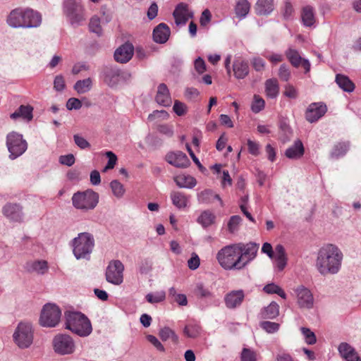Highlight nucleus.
Masks as SVG:
<instances>
[{
  "label": "nucleus",
  "mask_w": 361,
  "mask_h": 361,
  "mask_svg": "<svg viewBox=\"0 0 361 361\" xmlns=\"http://www.w3.org/2000/svg\"><path fill=\"white\" fill-rule=\"evenodd\" d=\"M173 109L178 116H180L186 114L187 106L179 100H175Z\"/></svg>",
  "instance_id": "13d9d810"
},
{
  "label": "nucleus",
  "mask_w": 361,
  "mask_h": 361,
  "mask_svg": "<svg viewBox=\"0 0 361 361\" xmlns=\"http://www.w3.org/2000/svg\"><path fill=\"white\" fill-rule=\"evenodd\" d=\"M171 199L173 204L179 209L185 208L188 206V198L183 192L173 191L171 193Z\"/></svg>",
  "instance_id": "2f4dec72"
},
{
  "label": "nucleus",
  "mask_w": 361,
  "mask_h": 361,
  "mask_svg": "<svg viewBox=\"0 0 361 361\" xmlns=\"http://www.w3.org/2000/svg\"><path fill=\"white\" fill-rule=\"evenodd\" d=\"M260 326L269 334L275 333L279 329V324L278 323L268 321L261 322Z\"/></svg>",
  "instance_id": "5fc2aeb1"
},
{
  "label": "nucleus",
  "mask_w": 361,
  "mask_h": 361,
  "mask_svg": "<svg viewBox=\"0 0 361 361\" xmlns=\"http://www.w3.org/2000/svg\"><path fill=\"white\" fill-rule=\"evenodd\" d=\"M245 294L243 290H232L227 293L224 297V302L226 307L234 309L240 306L243 301Z\"/></svg>",
  "instance_id": "412c9836"
},
{
  "label": "nucleus",
  "mask_w": 361,
  "mask_h": 361,
  "mask_svg": "<svg viewBox=\"0 0 361 361\" xmlns=\"http://www.w3.org/2000/svg\"><path fill=\"white\" fill-rule=\"evenodd\" d=\"M134 47L130 43H125L116 49L114 52L115 60L121 63L128 62L133 56Z\"/></svg>",
  "instance_id": "6ab92c4d"
},
{
  "label": "nucleus",
  "mask_w": 361,
  "mask_h": 361,
  "mask_svg": "<svg viewBox=\"0 0 361 361\" xmlns=\"http://www.w3.org/2000/svg\"><path fill=\"white\" fill-rule=\"evenodd\" d=\"M343 255L338 246L328 243L318 250L315 267L322 276L336 274L339 272Z\"/></svg>",
  "instance_id": "f257e3e1"
},
{
  "label": "nucleus",
  "mask_w": 361,
  "mask_h": 361,
  "mask_svg": "<svg viewBox=\"0 0 361 361\" xmlns=\"http://www.w3.org/2000/svg\"><path fill=\"white\" fill-rule=\"evenodd\" d=\"M275 259L276 261V266L279 271H282L287 263V257L283 246L282 245H277L275 247Z\"/></svg>",
  "instance_id": "72a5a7b5"
},
{
  "label": "nucleus",
  "mask_w": 361,
  "mask_h": 361,
  "mask_svg": "<svg viewBox=\"0 0 361 361\" xmlns=\"http://www.w3.org/2000/svg\"><path fill=\"white\" fill-rule=\"evenodd\" d=\"M199 202L203 204H211L214 200H217L221 206L224 205L223 201L218 194H215L212 190H204L197 195Z\"/></svg>",
  "instance_id": "c85d7f7f"
},
{
  "label": "nucleus",
  "mask_w": 361,
  "mask_h": 361,
  "mask_svg": "<svg viewBox=\"0 0 361 361\" xmlns=\"http://www.w3.org/2000/svg\"><path fill=\"white\" fill-rule=\"evenodd\" d=\"M124 265L120 260H112L106 267V280L114 285H120L123 281Z\"/></svg>",
  "instance_id": "9b49d317"
},
{
  "label": "nucleus",
  "mask_w": 361,
  "mask_h": 361,
  "mask_svg": "<svg viewBox=\"0 0 361 361\" xmlns=\"http://www.w3.org/2000/svg\"><path fill=\"white\" fill-rule=\"evenodd\" d=\"M293 11L294 10L292 4L288 1H286L283 9V18L286 20L290 19L293 13Z\"/></svg>",
  "instance_id": "774afa93"
},
{
  "label": "nucleus",
  "mask_w": 361,
  "mask_h": 361,
  "mask_svg": "<svg viewBox=\"0 0 361 361\" xmlns=\"http://www.w3.org/2000/svg\"><path fill=\"white\" fill-rule=\"evenodd\" d=\"M265 92L268 97L276 98L279 92V86L276 79H268L265 82Z\"/></svg>",
  "instance_id": "c9c22d12"
},
{
  "label": "nucleus",
  "mask_w": 361,
  "mask_h": 361,
  "mask_svg": "<svg viewBox=\"0 0 361 361\" xmlns=\"http://www.w3.org/2000/svg\"><path fill=\"white\" fill-rule=\"evenodd\" d=\"M13 341L20 348H27L32 343V325L28 322H20L13 335Z\"/></svg>",
  "instance_id": "6e6552de"
},
{
  "label": "nucleus",
  "mask_w": 361,
  "mask_h": 361,
  "mask_svg": "<svg viewBox=\"0 0 361 361\" xmlns=\"http://www.w3.org/2000/svg\"><path fill=\"white\" fill-rule=\"evenodd\" d=\"M350 147L349 142H342L336 144L331 152V157L332 158H338L344 156L348 151Z\"/></svg>",
  "instance_id": "58836bf2"
},
{
  "label": "nucleus",
  "mask_w": 361,
  "mask_h": 361,
  "mask_svg": "<svg viewBox=\"0 0 361 361\" xmlns=\"http://www.w3.org/2000/svg\"><path fill=\"white\" fill-rule=\"evenodd\" d=\"M297 304L300 308L311 309L314 305V297L311 291L303 286H298L295 290Z\"/></svg>",
  "instance_id": "4468645a"
},
{
  "label": "nucleus",
  "mask_w": 361,
  "mask_h": 361,
  "mask_svg": "<svg viewBox=\"0 0 361 361\" xmlns=\"http://www.w3.org/2000/svg\"><path fill=\"white\" fill-rule=\"evenodd\" d=\"M33 108L30 105H20L17 110L10 115V118L13 120H16L22 118L28 121L32 119Z\"/></svg>",
  "instance_id": "cd10ccee"
},
{
  "label": "nucleus",
  "mask_w": 361,
  "mask_h": 361,
  "mask_svg": "<svg viewBox=\"0 0 361 361\" xmlns=\"http://www.w3.org/2000/svg\"><path fill=\"white\" fill-rule=\"evenodd\" d=\"M73 140L75 145L82 149L90 147L89 142L83 137L76 134L73 135Z\"/></svg>",
  "instance_id": "680f3d73"
},
{
  "label": "nucleus",
  "mask_w": 361,
  "mask_h": 361,
  "mask_svg": "<svg viewBox=\"0 0 361 361\" xmlns=\"http://www.w3.org/2000/svg\"><path fill=\"white\" fill-rule=\"evenodd\" d=\"M82 102L77 98L71 97L66 102V108L68 110H78L82 107Z\"/></svg>",
  "instance_id": "052dcab7"
},
{
  "label": "nucleus",
  "mask_w": 361,
  "mask_h": 361,
  "mask_svg": "<svg viewBox=\"0 0 361 361\" xmlns=\"http://www.w3.org/2000/svg\"><path fill=\"white\" fill-rule=\"evenodd\" d=\"M59 163L63 165L71 166L75 164V159L73 154L61 155L59 157Z\"/></svg>",
  "instance_id": "0e129e2a"
},
{
  "label": "nucleus",
  "mask_w": 361,
  "mask_h": 361,
  "mask_svg": "<svg viewBox=\"0 0 361 361\" xmlns=\"http://www.w3.org/2000/svg\"><path fill=\"white\" fill-rule=\"evenodd\" d=\"M200 258L195 253H192V257L188 261V266L191 270L197 269L200 266Z\"/></svg>",
  "instance_id": "338daca9"
},
{
  "label": "nucleus",
  "mask_w": 361,
  "mask_h": 361,
  "mask_svg": "<svg viewBox=\"0 0 361 361\" xmlns=\"http://www.w3.org/2000/svg\"><path fill=\"white\" fill-rule=\"evenodd\" d=\"M241 361H256L255 352L248 348H243L241 353Z\"/></svg>",
  "instance_id": "e2e57ef3"
},
{
  "label": "nucleus",
  "mask_w": 361,
  "mask_h": 361,
  "mask_svg": "<svg viewBox=\"0 0 361 361\" xmlns=\"http://www.w3.org/2000/svg\"><path fill=\"white\" fill-rule=\"evenodd\" d=\"M279 314V306L275 302H271L262 312L264 318L274 319Z\"/></svg>",
  "instance_id": "79ce46f5"
},
{
  "label": "nucleus",
  "mask_w": 361,
  "mask_h": 361,
  "mask_svg": "<svg viewBox=\"0 0 361 361\" xmlns=\"http://www.w3.org/2000/svg\"><path fill=\"white\" fill-rule=\"evenodd\" d=\"M242 221V218L238 215L232 216L228 222V230L233 233L238 230L239 225Z\"/></svg>",
  "instance_id": "3c124183"
},
{
  "label": "nucleus",
  "mask_w": 361,
  "mask_h": 361,
  "mask_svg": "<svg viewBox=\"0 0 361 361\" xmlns=\"http://www.w3.org/2000/svg\"><path fill=\"white\" fill-rule=\"evenodd\" d=\"M166 161L177 168H187L190 161L187 155L181 151L171 152L166 155Z\"/></svg>",
  "instance_id": "f3484780"
},
{
  "label": "nucleus",
  "mask_w": 361,
  "mask_h": 361,
  "mask_svg": "<svg viewBox=\"0 0 361 361\" xmlns=\"http://www.w3.org/2000/svg\"><path fill=\"white\" fill-rule=\"evenodd\" d=\"M233 71L236 78H245L249 73L248 62L240 59L235 60L233 64Z\"/></svg>",
  "instance_id": "a878e982"
},
{
  "label": "nucleus",
  "mask_w": 361,
  "mask_h": 361,
  "mask_svg": "<svg viewBox=\"0 0 361 361\" xmlns=\"http://www.w3.org/2000/svg\"><path fill=\"white\" fill-rule=\"evenodd\" d=\"M338 350L341 357L346 361H361L355 348L348 343H340Z\"/></svg>",
  "instance_id": "4be33fe9"
},
{
  "label": "nucleus",
  "mask_w": 361,
  "mask_h": 361,
  "mask_svg": "<svg viewBox=\"0 0 361 361\" xmlns=\"http://www.w3.org/2000/svg\"><path fill=\"white\" fill-rule=\"evenodd\" d=\"M327 111L326 106L322 103H312L305 113V118L310 123H314L322 118Z\"/></svg>",
  "instance_id": "a211bd4d"
},
{
  "label": "nucleus",
  "mask_w": 361,
  "mask_h": 361,
  "mask_svg": "<svg viewBox=\"0 0 361 361\" xmlns=\"http://www.w3.org/2000/svg\"><path fill=\"white\" fill-rule=\"evenodd\" d=\"M42 20L39 12L28 8H18L9 13L6 23L13 28H35L41 25Z\"/></svg>",
  "instance_id": "f03ea898"
},
{
  "label": "nucleus",
  "mask_w": 361,
  "mask_h": 361,
  "mask_svg": "<svg viewBox=\"0 0 361 361\" xmlns=\"http://www.w3.org/2000/svg\"><path fill=\"white\" fill-rule=\"evenodd\" d=\"M2 213L11 221L21 222L23 220V207L19 204H6L2 208Z\"/></svg>",
  "instance_id": "dca6fc26"
},
{
  "label": "nucleus",
  "mask_w": 361,
  "mask_h": 361,
  "mask_svg": "<svg viewBox=\"0 0 361 361\" xmlns=\"http://www.w3.org/2000/svg\"><path fill=\"white\" fill-rule=\"evenodd\" d=\"M6 147L10 153L9 158L13 160L26 151L27 143L21 134L13 131L6 136Z\"/></svg>",
  "instance_id": "0eeeda50"
},
{
  "label": "nucleus",
  "mask_w": 361,
  "mask_h": 361,
  "mask_svg": "<svg viewBox=\"0 0 361 361\" xmlns=\"http://www.w3.org/2000/svg\"><path fill=\"white\" fill-rule=\"evenodd\" d=\"M252 65L256 71H262L265 66L264 61L260 57H254L251 61Z\"/></svg>",
  "instance_id": "69168bd1"
},
{
  "label": "nucleus",
  "mask_w": 361,
  "mask_h": 361,
  "mask_svg": "<svg viewBox=\"0 0 361 361\" xmlns=\"http://www.w3.org/2000/svg\"><path fill=\"white\" fill-rule=\"evenodd\" d=\"M169 117V115L165 110H155L148 116V120L152 121L158 118H160L163 120H166Z\"/></svg>",
  "instance_id": "bf43d9fd"
},
{
  "label": "nucleus",
  "mask_w": 361,
  "mask_h": 361,
  "mask_svg": "<svg viewBox=\"0 0 361 361\" xmlns=\"http://www.w3.org/2000/svg\"><path fill=\"white\" fill-rule=\"evenodd\" d=\"M90 31L97 34L98 36L102 35V28L100 25V19L97 16H93L89 23Z\"/></svg>",
  "instance_id": "de8ad7c7"
},
{
  "label": "nucleus",
  "mask_w": 361,
  "mask_h": 361,
  "mask_svg": "<svg viewBox=\"0 0 361 361\" xmlns=\"http://www.w3.org/2000/svg\"><path fill=\"white\" fill-rule=\"evenodd\" d=\"M61 311L55 304L44 305L39 317V324L45 327H54L60 322Z\"/></svg>",
  "instance_id": "1a4fd4ad"
},
{
  "label": "nucleus",
  "mask_w": 361,
  "mask_h": 361,
  "mask_svg": "<svg viewBox=\"0 0 361 361\" xmlns=\"http://www.w3.org/2000/svg\"><path fill=\"white\" fill-rule=\"evenodd\" d=\"M300 331L305 337V341L308 345H313L317 342V338L313 331L309 328L301 327Z\"/></svg>",
  "instance_id": "603ef678"
},
{
  "label": "nucleus",
  "mask_w": 361,
  "mask_h": 361,
  "mask_svg": "<svg viewBox=\"0 0 361 361\" xmlns=\"http://www.w3.org/2000/svg\"><path fill=\"white\" fill-rule=\"evenodd\" d=\"M274 0H257L255 11L257 15H269L274 10Z\"/></svg>",
  "instance_id": "c756f323"
},
{
  "label": "nucleus",
  "mask_w": 361,
  "mask_h": 361,
  "mask_svg": "<svg viewBox=\"0 0 361 361\" xmlns=\"http://www.w3.org/2000/svg\"><path fill=\"white\" fill-rule=\"evenodd\" d=\"M235 247L238 250L239 256H242V262L246 263V265L256 257L259 250V244L253 242L246 244L236 243Z\"/></svg>",
  "instance_id": "ddd939ff"
},
{
  "label": "nucleus",
  "mask_w": 361,
  "mask_h": 361,
  "mask_svg": "<svg viewBox=\"0 0 361 361\" xmlns=\"http://www.w3.org/2000/svg\"><path fill=\"white\" fill-rule=\"evenodd\" d=\"M235 246L236 243L225 246L216 255L218 262L225 269H241L246 266Z\"/></svg>",
  "instance_id": "20e7f679"
},
{
  "label": "nucleus",
  "mask_w": 361,
  "mask_h": 361,
  "mask_svg": "<svg viewBox=\"0 0 361 361\" xmlns=\"http://www.w3.org/2000/svg\"><path fill=\"white\" fill-rule=\"evenodd\" d=\"M145 298L147 301L149 303H158L165 300L166 293L164 291H159L155 293H148Z\"/></svg>",
  "instance_id": "8fccbe9b"
},
{
  "label": "nucleus",
  "mask_w": 361,
  "mask_h": 361,
  "mask_svg": "<svg viewBox=\"0 0 361 361\" xmlns=\"http://www.w3.org/2000/svg\"><path fill=\"white\" fill-rule=\"evenodd\" d=\"M94 245L93 235L84 232L72 240L73 252L77 259H89Z\"/></svg>",
  "instance_id": "39448f33"
},
{
  "label": "nucleus",
  "mask_w": 361,
  "mask_h": 361,
  "mask_svg": "<svg viewBox=\"0 0 361 361\" xmlns=\"http://www.w3.org/2000/svg\"><path fill=\"white\" fill-rule=\"evenodd\" d=\"M250 4L247 0H239L235 7V13L240 18H245L250 11Z\"/></svg>",
  "instance_id": "a19ab883"
},
{
  "label": "nucleus",
  "mask_w": 361,
  "mask_h": 361,
  "mask_svg": "<svg viewBox=\"0 0 361 361\" xmlns=\"http://www.w3.org/2000/svg\"><path fill=\"white\" fill-rule=\"evenodd\" d=\"M120 76V70L116 68H107L104 71V82L110 87L117 85Z\"/></svg>",
  "instance_id": "7c9ffc66"
},
{
  "label": "nucleus",
  "mask_w": 361,
  "mask_h": 361,
  "mask_svg": "<svg viewBox=\"0 0 361 361\" xmlns=\"http://www.w3.org/2000/svg\"><path fill=\"white\" fill-rule=\"evenodd\" d=\"M264 104L265 102L262 98L258 95H255L251 109L254 113H259L264 109Z\"/></svg>",
  "instance_id": "864d4df0"
},
{
  "label": "nucleus",
  "mask_w": 361,
  "mask_h": 361,
  "mask_svg": "<svg viewBox=\"0 0 361 361\" xmlns=\"http://www.w3.org/2000/svg\"><path fill=\"white\" fill-rule=\"evenodd\" d=\"M170 34L169 26L161 23L154 29L153 39L157 43L164 44L169 39Z\"/></svg>",
  "instance_id": "b1692460"
},
{
  "label": "nucleus",
  "mask_w": 361,
  "mask_h": 361,
  "mask_svg": "<svg viewBox=\"0 0 361 361\" xmlns=\"http://www.w3.org/2000/svg\"><path fill=\"white\" fill-rule=\"evenodd\" d=\"M110 187L114 196L121 198L125 193V188L122 183L117 180H114L110 183Z\"/></svg>",
  "instance_id": "49530a36"
},
{
  "label": "nucleus",
  "mask_w": 361,
  "mask_h": 361,
  "mask_svg": "<svg viewBox=\"0 0 361 361\" xmlns=\"http://www.w3.org/2000/svg\"><path fill=\"white\" fill-rule=\"evenodd\" d=\"M336 82L345 92H352L355 89L354 83L346 75L337 74L336 75Z\"/></svg>",
  "instance_id": "f704fd0d"
},
{
  "label": "nucleus",
  "mask_w": 361,
  "mask_h": 361,
  "mask_svg": "<svg viewBox=\"0 0 361 361\" xmlns=\"http://www.w3.org/2000/svg\"><path fill=\"white\" fill-rule=\"evenodd\" d=\"M161 339L164 341H166L169 338H171L172 341L174 343H177L178 342V336L175 334V332L169 327H164L159 331V334Z\"/></svg>",
  "instance_id": "c03bdc74"
},
{
  "label": "nucleus",
  "mask_w": 361,
  "mask_h": 361,
  "mask_svg": "<svg viewBox=\"0 0 361 361\" xmlns=\"http://www.w3.org/2000/svg\"><path fill=\"white\" fill-rule=\"evenodd\" d=\"M279 76L280 79L283 81H288L290 78V71L288 66L283 63L281 65L279 69Z\"/></svg>",
  "instance_id": "4d7b16f0"
},
{
  "label": "nucleus",
  "mask_w": 361,
  "mask_h": 361,
  "mask_svg": "<svg viewBox=\"0 0 361 361\" xmlns=\"http://www.w3.org/2000/svg\"><path fill=\"white\" fill-rule=\"evenodd\" d=\"M194 292L195 294L200 298H212L213 297L212 293L202 283H199L196 285Z\"/></svg>",
  "instance_id": "a18cd8bd"
},
{
  "label": "nucleus",
  "mask_w": 361,
  "mask_h": 361,
  "mask_svg": "<svg viewBox=\"0 0 361 361\" xmlns=\"http://www.w3.org/2000/svg\"><path fill=\"white\" fill-rule=\"evenodd\" d=\"M301 18L303 25L306 27H311L315 23L314 9L310 6L303 7L301 13Z\"/></svg>",
  "instance_id": "473e14b6"
},
{
  "label": "nucleus",
  "mask_w": 361,
  "mask_h": 361,
  "mask_svg": "<svg viewBox=\"0 0 361 361\" xmlns=\"http://www.w3.org/2000/svg\"><path fill=\"white\" fill-rule=\"evenodd\" d=\"M156 102L161 106H170L172 100L169 93V90L164 83H161L158 86L157 92L155 97Z\"/></svg>",
  "instance_id": "5701e85b"
},
{
  "label": "nucleus",
  "mask_w": 361,
  "mask_h": 361,
  "mask_svg": "<svg viewBox=\"0 0 361 361\" xmlns=\"http://www.w3.org/2000/svg\"><path fill=\"white\" fill-rule=\"evenodd\" d=\"M92 87V79L90 78H88L84 80H78L75 83L73 88L78 94H85L89 92L91 90Z\"/></svg>",
  "instance_id": "ea45409f"
},
{
  "label": "nucleus",
  "mask_w": 361,
  "mask_h": 361,
  "mask_svg": "<svg viewBox=\"0 0 361 361\" xmlns=\"http://www.w3.org/2000/svg\"><path fill=\"white\" fill-rule=\"evenodd\" d=\"M215 215L209 210H205L201 213L197 218V222L202 226L204 228H207L215 221Z\"/></svg>",
  "instance_id": "4c0bfd02"
},
{
  "label": "nucleus",
  "mask_w": 361,
  "mask_h": 361,
  "mask_svg": "<svg viewBox=\"0 0 361 361\" xmlns=\"http://www.w3.org/2000/svg\"><path fill=\"white\" fill-rule=\"evenodd\" d=\"M63 9L72 25H78L85 20L84 10L78 0H65Z\"/></svg>",
  "instance_id": "9d476101"
},
{
  "label": "nucleus",
  "mask_w": 361,
  "mask_h": 361,
  "mask_svg": "<svg viewBox=\"0 0 361 361\" xmlns=\"http://www.w3.org/2000/svg\"><path fill=\"white\" fill-rule=\"evenodd\" d=\"M264 290L267 293H269V294L276 293L283 299L286 298V294L283 291V290L282 288H281L279 286L275 285L274 283H270V284L266 285L264 287Z\"/></svg>",
  "instance_id": "09e8293b"
},
{
  "label": "nucleus",
  "mask_w": 361,
  "mask_h": 361,
  "mask_svg": "<svg viewBox=\"0 0 361 361\" xmlns=\"http://www.w3.org/2000/svg\"><path fill=\"white\" fill-rule=\"evenodd\" d=\"M173 15L177 25H185L190 18H192V13L188 11V6L183 3L176 6Z\"/></svg>",
  "instance_id": "aec40b11"
},
{
  "label": "nucleus",
  "mask_w": 361,
  "mask_h": 361,
  "mask_svg": "<svg viewBox=\"0 0 361 361\" xmlns=\"http://www.w3.org/2000/svg\"><path fill=\"white\" fill-rule=\"evenodd\" d=\"M66 329L80 337H86L92 331L90 320L80 312L66 311L64 314Z\"/></svg>",
  "instance_id": "7ed1b4c3"
},
{
  "label": "nucleus",
  "mask_w": 361,
  "mask_h": 361,
  "mask_svg": "<svg viewBox=\"0 0 361 361\" xmlns=\"http://www.w3.org/2000/svg\"><path fill=\"white\" fill-rule=\"evenodd\" d=\"M201 326L198 324H188L184 328V334L189 338H195L201 334Z\"/></svg>",
  "instance_id": "37998d69"
},
{
  "label": "nucleus",
  "mask_w": 361,
  "mask_h": 361,
  "mask_svg": "<svg viewBox=\"0 0 361 361\" xmlns=\"http://www.w3.org/2000/svg\"><path fill=\"white\" fill-rule=\"evenodd\" d=\"M25 269L28 272L44 274L48 270V264L45 260L30 261L25 264Z\"/></svg>",
  "instance_id": "393cba45"
},
{
  "label": "nucleus",
  "mask_w": 361,
  "mask_h": 361,
  "mask_svg": "<svg viewBox=\"0 0 361 361\" xmlns=\"http://www.w3.org/2000/svg\"><path fill=\"white\" fill-rule=\"evenodd\" d=\"M305 152V148L302 142L300 140L294 142V144L288 147L285 152V155L292 159L300 158Z\"/></svg>",
  "instance_id": "bb28decb"
},
{
  "label": "nucleus",
  "mask_w": 361,
  "mask_h": 361,
  "mask_svg": "<svg viewBox=\"0 0 361 361\" xmlns=\"http://www.w3.org/2000/svg\"><path fill=\"white\" fill-rule=\"evenodd\" d=\"M285 55L293 67L298 68L300 66H302L305 69V73L310 72L311 67L310 62L308 59L301 57L297 49L289 47L286 50Z\"/></svg>",
  "instance_id": "2eb2a0df"
},
{
  "label": "nucleus",
  "mask_w": 361,
  "mask_h": 361,
  "mask_svg": "<svg viewBox=\"0 0 361 361\" xmlns=\"http://www.w3.org/2000/svg\"><path fill=\"white\" fill-rule=\"evenodd\" d=\"M153 262L149 259H144L140 262L139 270L142 274H147L152 269Z\"/></svg>",
  "instance_id": "6e6d98bb"
},
{
  "label": "nucleus",
  "mask_w": 361,
  "mask_h": 361,
  "mask_svg": "<svg viewBox=\"0 0 361 361\" xmlns=\"http://www.w3.org/2000/svg\"><path fill=\"white\" fill-rule=\"evenodd\" d=\"M99 194L92 190L77 192L72 197L73 205L78 209H93L98 204Z\"/></svg>",
  "instance_id": "423d86ee"
},
{
  "label": "nucleus",
  "mask_w": 361,
  "mask_h": 361,
  "mask_svg": "<svg viewBox=\"0 0 361 361\" xmlns=\"http://www.w3.org/2000/svg\"><path fill=\"white\" fill-rule=\"evenodd\" d=\"M54 349L60 355H68L74 352L75 343L73 338L67 334L56 335L53 340Z\"/></svg>",
  "instance_id": "f8f14e48"
},
{
  "label": "nucleus",
  "mask_w": 361,
  "mask_h": 361,
  "mask_svg": "<svg viewBox=\"0 0 361 361\" xmlns=\"http://www.w3.org/2000/svg\"><path fill=\"white\" fill-rule=\"evenodd\" d=\"M175 182L180 188H192L195 186L196 180L190 176H178L175 178Z\"/></svg>",
  "instance_id": "e433bc0d"
}]
</instances>
